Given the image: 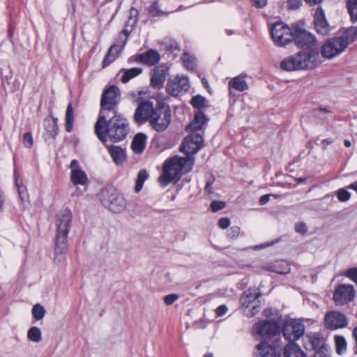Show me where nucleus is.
Here are the masks:
<instances>
[{
  "label": "nucleus",
  "instance_id": "obj_50",
  "mask_svg": "<svg viewBox=\"0 0 357 357\" xmlns=\"http://www.w3.org/2000/svg\"><path fill=\"white\" fill-rule=\"evenodd\" d=\"M346 275L357 284V268H349Z\"/></svg>",
  "mask_w": 357,
  "mask_h": 357
},
{
  "label": "nucleus",
  "instance_id": "obj_61",
  "mask_svg": "<svg viewBox=\"0 0 357 357\" xmlns=\"http://www.w3.org/2000/svg\"><path fill=\"white\" fill-rule=\"evenodd\" d=\"M307 3H309L310 5H315L318 4L320 2H321L323 0H305Z\"/></svg>",
  "mask_w": 357,
  "mask_h": 357
},
{
  "label": "nucleus",
  "instance_id": "obj_11",
  "mask_svg": "<svg viewBox=\"0 0 357 357\" xmlns=\"http://www.w3.org/2000/svg\"><path fill=\"white\" fill-rule=\"evenodd\" d=\"M347 48L346 41L342 40L340 36L328 40L321 47V56L327 59H331L341 54Z\"/></svg>",
  "mask_w": 357,
  "mask_h": 357
},
{
  "label": "nucleus",
  "instance_id": "obj_48",
  "mask_svg": "<svg viewBox=\"0 0 357 357\" xmlns=\"http://www.w3.org/2000/svg\"><path fill=\"white\" fill-rule=\"evenodd\" d=\"M178 299V296L176 294H172L165 296L164 301L167 305H171Z\"/></svg>",
  "mask_w": 357,
  "mask_h": 357
},
{
  "label": "nucleus",
  "instance_id": "obj_56",
  "mask_svg": "<svg viewBox=\"0 0 357 357\" xmlns=\"http://www.w3.org/2000/svg\"><path fill=\"white\" fill-rule=\"evenodd\" d=\"M251 1L252 2L253 5L257 8H263L267 3L266 0H251Z\"/></svg>",
  "mask_w": 357,
  "mask_h": 357
},
{
  "label": "nucleus",
  "instance_id": "obj_55",
  "mask_svg": "<svg viewBox=\"0 0 357 357\" xmlns=\"http://www.w3.org/2000/svg\"><path fill=\"white\" fill-rule=\"evenodd\" d=\"M227 310H228V309H227V306L225 305H222L219 306L216 309L215 313L218 317H222L227 313Z\"/></svg>",
  "mask_w": 357,
  "mask_h": 357
},
{
  "label": "nucleus",
  "instance_id": "obj_33",
  "mask_svg": "<svg viewBox=\"0 0 357 357\" xmlns=\"http://www.w3.org/2000/svg\"><path fill=\"white\" fill-rule=\"evenodd\" d=\"M340 36L342 40L346 41L347 47L350 43L357 40V27H350Z\"/></svg>",
  "mask_w": 357,
  "mask_h": 357
},
{
  "label": "nucleus",
  "instance_id": "obj_52",
  "mask_svg": "<svg viewBox=\"0 0 357 357\" xmlns=\"http://www.w3.org/2000/svg\"><path fill=\"white\" fill-rule=\"evenodd\" d=\"M288 6L291 9H297L302 4V0H288Z\"/></svg>",
  "mask_w": 357,
  "mask_h": 357
},
{
  "label": "nucleus",
  "instance_id": "obj_3",
  "mask_svg": "<svg viewBox=\"0 0 357 357\" xmlns=\"http://www.w3.org/2000/svg\"><path fill=\"white\" fill-rule=\"evenodd\" d=\"M73 215L70 210L65 209L56 215V234L54 248V261L59 264L66 258L64 253L67 250L68 235L72 226Z\"/></svg>",
  "mask_w": 357,
  "mask_h": 357
},
{
  "label": "nucleus",
  "instance_id": "obj_30",
  "mask_svg": "<svg viewBox=\"0 0 357 357\" xmlns=\"http://www.w3.org/2000/svg\"><path fill=\"white\" fill-rule=\"evenodd\" d=\"M70 181L71 182L77 185H85L88 182V177L86 173L82 169L71 171L70 173Z\"/></svg>",
  "mask_w": 357,
  "mask_h": 357
},
{
  "label": "nucleus",
  "instance_id": "obj_45",
  "mask_svg": "<svg viewBox=\"0 0 357 357\" xmlns=\"http://www.w3.org/2000/svg\"><path fill=\"white\" fill-rule=\"evenodd\" d=\"M22 142L26 148H31L33 145V137L30 132H26L22 137Z\"/></svg>",
  "mask_w": 357,
  "mask_h": 357
},
{
  "label": "nucleus",
  "instance_id": "obj_29",
  "mask_svg": "<svg viewBox=\"0 0 357 357\" xmlns=\"http://www.w3.org/2000/svg\"><path fill=\"white\" fill-rule=\"evenodd\" d=\"M284 357H306L305 353L295 343H289L284 351Z\"/></svg>",
  "mask_w": 357,
  "mask_h": 357
},
{
  "label": "nucleus",
  "instance_id": "obj_13",
  "mask_svg": "<svg viewBox=\"0 0 357 357\" xmlns=\"http://www.w3.org/2000/svg\"><path fill=\"white\" fill-rule=\"evenodd\" d=\"M202 146V135L193 132L184 138L180 149L186 155V157H193L192 155L196 153Z\"/></svg>",
  "mask_w": 357,
  "mask_h": 357
},
{
  "label": "nucleus",
  "instance_id": "obj_54",
  "mask_svg": "<svg viewBox=\"0 0 357 357\" xmlns=\"http://www.w3.org/2000/svg\"><path fill=\"white\" fill-rule=\"evenodd\" d=\"M271 196H273L275 198L279 197L278 195H272V194L264 195L261 196L259 199L260 204H261V205L266 204L267 202H269L270 197H271Z\"/></svg>",
  "mask_w": 357,
  "mask_h": 357
},
{
  "label": "nucleus",
  "instance_id": "obj_4",
  "mask_svg": "<svg viewBox=\"0 0 357 357\" xmlns=\"http://www.w3.org/2000/svg\"><path fill=\"white\" fill-rule=\"evenodd\" d=\"M318 59V52H298L282 60L280 68L287 71L312 69L317 64Z\"/></svg>",
  "mask_w": 357,
  "mask_h": 357
},
{
  "label": "nucleus",
  "instance_id": "obj_49",
  "mask_svg": "<svg viewBox=\"0 0 357 357\" xmlns=\"http://www.w3.org/2000/svg\"><path fill=\"white\" fill-rule=\"evenodd\" d=\"M240 234V228L238 227L234 226L229 229L228 231V236L230 238H236Z\"/></svg>",
  "mask_w": 357,
  "mask_h": 357
},
{
  "label": "nucleus",
  "instance_id": "obj_64",
  "mask_svg": "<svg viewBox=\"0 0 357 357\" xmlns=\"http://www.w3.org/2000/svg\"><path fill=\"white\" fill-rule=\"evenodd\" d=\"M296 181L298 183H303L305 181V178H298L296 179Z\"/></svg>",
  "mask_w": 357,
  "mask_h": 357
},
{
  "label": "nucleus",
  "instance_id": "obj_7",
  "mask_svg": "<svg viewBox=\"0 0 357 357\" xmlns=\"http://www.w3.org/2000/svg\"><path fill=\"white\" fill-rule=\"evenodd\" d=\"M100 200L105 207L114 213H120L126 206L124 197L116 194L113 190H102L100 194Z\"/></svg>",
  "mask_w": 357,
  "mask_h": 357
},
{
  "label": "nucleus",
  "instance_id": "obj_38",
  "mask_svg": "<svg viewBox=\"0 0 357 357\" xmlns=\"http://www.w3.org/2000/svg\"><path fill=\"white\" fill-rule=\"evenodd\" d=\"M31 314L36 321H40L45 317V310L42 305L36 304L32 307Z\"/></svg>",
  "mask_w": 357,
  "mask_h": 357
},
{
  "label": "nucleus",
  "instance_id": "obj_21",
  "mask_svg": "<svg viewBox=\"0 0 357 357\" xmlns=\"http://www.w3.org/2000/svg\"><path fill=\"white\" fill-rule=\"evenodd\" d=\"M314 24L318 33L325 36L329 33L330 26L326 21L322 9L317 8L315 11Z\"/></svg>",
  "mask_w": 357,
  "mask_h": 357
},
{
  "label": "nucleus",
  "instance_id": "obj_46",
  "mask_svg": "<svg viewBox=\"0 0 357 357\" xmlns=\"http://www.w3.org/2000/svg\"><path fill=\"white\" fill-rule=\"evenodd\" d=\"M226 204L223 201H213L211 204V208L213 212H217L219 210L224 208Z\"/></svg>",
  "mask_w": 357,
  "mask_h": 357
},
{
  "label": "nucleus",
  "instance_id": "obj_18",
  "mask_svg": "<svg viewBox=\"0 0 357 357\" xmlns=\"http://www.w3.org/2000/svg\"><path fill=\"white\" fill-rule=\"evenodd\" d=\"M355 296L353 286L342 284L339 286L333 294V300L337 305H342L351 301Z\"/></svg>",
  "mask_w": 357,
  "mask_h": 357
},
{
  "label": "nucleus",
  "instance_id": "obj_9",
  "mask_svg": "<svg viewBox=\"0 0 357 357\" xmlns=\"http://www.w3.org/2000/svg\"><path fill=\"white\" fill-rule=\"evenodd\" d=\"M271 36L277 46H284L294 40V26L291 29L283 22H276L271 28Z\"/></svg>",
  "mask_w": 357,
  "mask_h": 357
},
{
  "label": "nucleus",
  "instance_id": "obj_51",
  "mask_svg": "<svg viewBox=\"0 0 357 357\" xmlns=\"http://www.w3.org/2000/svg\"><path fill=\"white\" fill-rule=\"evenodd\" d=\"M230 220L228 218H222L218 221V226L221 229H225L230 225Z\"/></svg>",
  "mask_w": 357,
  "mask_h": 357
},
{
  "label": "nucleus",
  "instance_id": "obj_40",
  "mask_svg": "<svg viewBox=\"0 0 357 357\" xmlns=\"http://www.w3.org/2000/svg\"><path fill=\"white\" fill-rule=\"evenodd\" d=\"M347 6L351 20L353 22L357 21V0H347Z\"/></svg>",
  "mask_w": 357,
  "mask_h": 357
},
{
  "label": "nucleus",
  "instance_id": "obj_53",
  "mask_svg": "<svg viewBox=\"0 0 357 357\" xmlns=\"http://www.w3.org/2000/svg\"><path fill=\"white\" fill-rule=\"evenodd\" d=\"M295 230L298 233L305 234L307 232V227L303 222H298L295 225Z\"/></svg>",
  "mask_w": 357,
  "mask_h": 357
},
{
  "label": "nucleus",
  "instance_id": "obj_23",
  "mask_svg": "<svg viewBox=\"0 0 357 357\" xmlns=\"http://www.w3.org/2000/svg\"><path fill=\"white\" fill-rule=\"evenodd\" d=\"M108 151L116 165H121L126 160V155L123 149L119 146H108Z\"/></svg>",
  "mask_w": 357,
  "mask_h": 357
},
{
  "label": "nucleus",
  "instance_id": "obj_41",
  "mask_svg": "<svg viewBox=\"0 0 357 357\" xmlns=\"http://www.w3.org/2000/svg\"><path fill=\"white\" fill-rule=\"evenodd\" d=\"M182 61L183 66L186 69L192 70L195 68V59L189 54H183L182 56Z\"/></svg>",
  "mask_w": 357,
  "mask_h": 357
},
{
  "label": "nucleus",
  "instance_id": "obj_31",
  "mask_svg": "<svg viewBox=\"0 0 357 357\" xmlns=\"http://www.w3.org/2000/svg\"><path fill=\"white\" fill-rule=\"evenodd\" d=\"M207 119L204 113L198 112L196 113L193 121L189 124L186 129L190 130H198L206 123Z\"/></svg>",
  "mask_w": 357,
  "mask_h": 357
},
{
  "label": "nucleus",
  "instance_id": "obj_24",
  "mask_svg": "<svg viewBox=\"0 0 357 357\" xmlns=\"http://www.w3.org/2000/svg\"><path fill=\"white\" fill-rule=\"evenodd\" d=\"M143 69L139 67H134L131 68H122L119 73L120 80L122 83L126 84L132 79L142 74Z\"/></svg>",
  "mask_w": 357,
  "mask_h": 357
},
{
  "label": "nucleus",
  "instance_id": "obj_44",
  "mask_svg": "<svg viewBox=\"0 0 357 357\" xmlns=\"http://www.w3.org/2000/svg\"><path fill=\"white\" fill-rule=\"evenodd\" d=\"M339 201L344 202H347L351 198V193L345 188H341L336 192Z\"/></svg>",
  "mask_w": 357,
  "mask_h": 357
},
{
  "label": "nucleus",
  "instance_id": "obj_5",
  "mask_svg": "<svg viewBox=\"0 0 357 357\" xmlns=\"http://www.w3.org/2000/svg\"><path fill=\"white\" fill-rule=\"evenodd\" d=\"M280 332V324L275 318L259 321L253 327L252 333L256 338L269 340Z\"/></svg>",
  "mask_w": 357,
  "mask_h": 357
},
{
  "label": "nucleus",
  "instance_id": "obj_1",
  "mask_svg": "<svg viewBox=\"0 0 357 357\" xmlns=\"http://www.w3.org/2000/svg\"><path fill=\"white\" fill-rule=\"evenodd\" d=\"M107 116L104 112L99 114L94 126L97 137L102 143H105L107 138L113 142L123 140L129 132L128 121L121 114H114L109 121H107Z\"/></svg>",
  "mask_w": 357,
  "mask_h": 357
},
{
  "label": "nucleus",
  "instance_id": "obj_36",
  "mask_svg": "<svg viewBox=\"0 0 357 357\" xmlns=\"http://www.w3.org/2000/svg\"><path fill=\"white\" fill-rule=\"evenodd\" d=\"M27 338L33 342H39L42 340L41 330L36 327L32 326L27 331Z\"/></svg>",
  "mask_w": 357,
  "mask_h": 357
},
{
  "label": "nucleus",
  "instance_id": "obj_34",
  "mask_svg": "<svg viewBox=\"0 0 357 357\" xmlns=\"http://www.w3.org/2000/svg\"><path fill=\"white\" fill-rule=\"evenodd\" d=\"M271 270L279 274H287L290 272V266L286 261H278Z\"/></svg>",
  "mask_w": 357,
  "mask_h": 357
},
{
  "label": "nucleus",
  "instance_id": "obj_35",
  "mask_svg": "<svg viewBox=\"0 0 357 357\" xmlns=\"http://www.w3.org/2000/svg\"><path fill=\"white\" fill-rule=\"evenodd\" d=\"M191 105L193 107L198 109H202L209 107L207 100L201 95L194 96L191 100Z\"/></svg>",
  "mask_w": 357,
  "mask_h": 357
},
{
  "label": "nucleus",
  "instance_id": "obj_16",
  "mask_svg": "<svg viewBox=\"0 0 357 357\" xmlns=\"http://www.w3.org/2000/svg\"><path fill=\"white\" fill-rule=\"evenodd\" d=\"M189 86V80L186 76L176 75L168 81L167 91L169 94L177 96L181 92L187 91Z\"/></svg>",
  "mask_w": 357,
  "mask_h": 357
},
{
  "label": "nucleus",
  "instance_id": "obj_25",
  "mask_svg": "<svg viewBox=\"0 0 357 357\" xmlns=\"http://www.w3.org/2000/svg\"><path fill=\"white\" fill-rule=\"evenodd\" d=\"M257 351L255 357H276L275 348L267 344L265 341L256 347Z\"/></svg>",
  "mask_w": 357,
  "mask_h": 357
},
{
  "label": "nucleus",
  "instance_id": "obj_26",
  "mask_svg": "<svg viewBox=\"0 0 357 357\" xmlns=\"http://www.w3.org/2000/svg\"><path fill=\"white\" fill-rule=\"evenodd\" d=\"M146 139V136L143 133H138L135 136L131 144L134 153L139 154L144 151Z\"/></svg>",
  "mask_w": 357,
  "mask_h": 357
},
{
  "label": "nucleus",
  "instance_id": "obj_32",
  "mask_svg": "<svg viewBox=\"0 0 357 357\" xmlns=\"http://www.w3.org/2000/svg\"><path fill=\"white\" fill-rule=\"evenodd\" d=\"M65 126L66 130L68 132H72L73 129L74 125V115H73V108L71 103H69L67 106L66 111V117H65Z\"/></svg>",
  "mask_w": 357,
  "mask_h": 357
},
{
  "label": "nucleus",
  "instance_id": "obj_27",
  "mask_svg": "<svg viewBox=\"0 0 357 357\" xmlns=\"http://www.w3.org/2000/svg\"><path fill=\"white\" fill-rule=\"evenodd\" d=\"M58 119L52 116L45 118L44 121V127L47 132L52 138H55L57 135L58 130Z\"/></svg>",
  "mask_w": 357,
  "mask_h": 357
},
{
  "label": "nucleus",
  "instance_id": "obj_12",
  "mask_svg": "<svg viewBox=\"0 0 357 357\" xmlns=\"http://www.w3.org/2000/svg\"><path fill=\"white\" fill-rule=\"evenodd\" d=\"M119 89L116 86H111L105 90L100 100L102 109L100 113L104 112L106 114V111H111L116 114L115 108L119 102Z\"/></svg>",
  "mask_w": 357,
  "mask_h": 357
},
{
  "label": "nucleus",
  "instance_id": "obj_10",
  "mask_svg": "<svg viewBox=\"0 0 357 357\" xmlns=\"http://www.w3.org/2000/svg\"><path fill=\"white\" fill-rule=\"evenodd\" d=\"M294 41L301 49L309 50L310 52H318L316 48L317 40L315 37L301 26L296 25L294 26Z\"/></svg>",
  "mask_w": 357,
  "mask_h": 357
},
{
  "label": "nucleus",
  "instance_id": "obj_43",
  "mask_svg": "<svg viewBox=\"0 0 357 357\" xmlns=\"http://www.w3.org/2000/svg\"><path fill=\"white\" fill-rule=\"evenodd\" d=\"M149 13L153 16V17H158V16H160L162 15H165L166 14V13L162 11L160 8H159V5H158V1H155L151 6L150 8H149Z\"/></svg>",
  "mask_w": 357,
  "mask_h": 357
},
{
  "label": "nucleus",
  "instance_id": "obj_47",
  "mask_svg": "<svg viewBox=\"0 0 357 357\" xmlns=\"http://www.w3.org/2000/svg\"><path fill=\"white\" fill-rule=\"evenodd\" d=\"M314 357H330V354L326 347H319L315 351Z\"/></svg>",
  "mask_w": 357,
  "mask_h": 357
},
{
  "label": "nucleus",
  "instance_id": "obj_22",
  "mask_svg": "<svg viewBox=\"0 0 357 357\" xmlns=\"http://www.w3.org/2000/svg\"><path fill=\"white\" fill-rule=\"evenodd\" d=\"M124 44L125 41H123L122 43H116L109 47L107 55L105 56L102 61L103 67L110 64L119 56L120 52L123 50Z\"/></svg>",
  "mask_w": 357,
  "mask_h": 357
},
{
  "label": "nucleus",
  "instance_id": "obj_8",
  "mask_svg": "<svg viewBox=\"0 0 357 357\" xmlns=\"http://www.w3.org/2000/svg\"><path fill=\"white\" fill-rule=\"evenodd\" d=\"M172 120L171 111L167 107H158L149 120L151 128L157 132L165 130L169 126Z\"/></svg>",
  "mask_w": 357,
  "mask_h": 357
},
{
  "label": "nucleus",
  "instance_id": "obj_62",
  "mask_svg": "<svg viewBox=\"0 0 357 357\" xmlns=\"http://www.w3.org/2000/svg\"><path fill=\"white\" fill-rule=\"evenodd\" d=\"M202 84L208 89V91H210V90L208 89V87H209L208 83V81L206 79H204V78L202 79Z\"/></svg>",
  "mask_w": 357,
  "mask_h": 357
},
{
  "label": "nucleus",
  "instance_id": "obj_57",
  "mask_svg": "<svg viewBox=\"0 0 357 357\" xmlns=\"http://www.w3.org/2000/svg\"><path fill=\"white\" fill-rule=\"evenodd\" d=\"M70 168L71 171H74L75 169L79 170L80 168H79L78 161L76 160H73L70 162Z\"/></svg>",
  "mask_w": 357,
  "mask_h": 357
},
{
  "label": "nucleus",
  "instance_id": "obj_63",
  "mask_svg": "<svg viewBox=\"0 0 357 357\" xmlns=\"http://www.w3.org/2000/svg\"><path fill=\"white\" fill-rule=\"evenodd\" d=\"M344 145L347 146V147H349L351 146V142L349 141V140H344Z\"/></svg>",
  "mask_w": 357,
  "mask_h": 357
},
{
  "label": "nucleus",
  "instance_id": "obj_14",
  "mask_svg": "<svg viewBox=\"0 0 357 357\" xmlns=\"http://www.w3.org/2000/svg\"><path fill=\"white\" fill-rule=\"evenodd\" d=\"M324 325L327 329L336 330L348 326V320L345 314L339 311H329L324 316Z\"/></svg>",
  "mask_w": 357,
  "mask_h": 357
},
{
  "label": "nucleus",
  "instance_id": "obj_59",
  "mask_svg": "<svg viewBox=\"0 0 357 357\" xmlns=\"http://www.w3.org/2000/svg\"><path fill=\"white\" fill-rule=\"evenodd\" d=\"M352 335L356 342V353H357V327L354 328Z\"/></svg>",
  "mask_w": 357,
  "mask_h": 357
},
{
  "label": "nucleus",
  "instance_id": "obj_58",
  "mask_svg": "<svg viewBox=\"0 0 357 357\" xmlns=\"http://www.w3.org/2000/svg\"><path fill=\"white\" fill-rule=\"evenodd\" d=\"M213 180H212V181H208L206 186H205V191L206 192H208V194L211 193L212 192V184H213Z\"/></svg>",
  "mask_w": 357,
  "mask_h": 357
},
{
  "label": "nucleus",
  "instance_id": "obj_6",
  "mask_svg": "<svg viewBox=\"0 0 357 357\" xmlns=\"http://www.w3.org/2000/svg\"><path fill=\"white\" fill-rule=\"evenodd\" d=\"M260 296L261 294L256 289H248L243 294L240 302L246 317H252L259 312Z\"/></svg>",
  "mask_w": 357,
  "mask_h": 357
},
{
  "label": "nucleus",
  "instance_id": "obj_19",
  "mask_svg": "<svg viewBox=\"0 0 357 357\" xmlns=\"http://www.w3.org/2000/svg\"><path fill=\"white\" fill-rule=\"evenodd\" d=\"M169 75V68L165 66H155L151 73V84L155 89L162 87L167 76Z\"/></svg>",
  "mask_w": 357,
  "mask_h": 357
},
{
  "label": "nucleus",
  "instance_id": "obj_42",
  "mask_svg": "<svg viewBox=\"0 0 357 357\" xmlns=\"http://www.w3.org/2000/svg\"><path fill=\"white\" fill-rule=\"evenodd\" d=\"M312 349H317L320 346L321 339L318 334H310L306 336Z\"/></svg>",
  "mask_w": 357,
  "mask_h": 357
},
{
  "label": "nucleus",
  "instance_id": "obj_15",
  "mask_svg": "<svg viewBox=\"0 0 357 357\" xmlns=\"http://www.w3.org/2000/svg\"><path fill=\"white\" fill-rule=\"evenodd\" d=\"M304 331V325L295 320L287 321L282 330L284 338L290 343H294V341L303 336Z\"/></svg>",
  "mask_w": 357,
  "mask_h": 357
},
{
  "label": "nucleus",
  "instance_id": "obj_28",
  "mask_svg": "<svg viewBox=\"0 0 357 357\" xmlns=\"http://www.w3.org/2000/svg\"><path fill=\"white\" fill-rule=\"evenodd\" d=\"M229 87L230 89H234L236 91H244L248 89V86L245 79V76L241 75L230 80Z\"/></svg>",
  "mask_w": 357,
  "mask_h": 357
},
{
  "label": "nucleus",
  "instance_id": "obj_39",
  "mask_svg": "<svg viewBox=\"0 0 357 357\" xmlns=\"http://www.w3.org/2000/svg\"><path fill=\"white\" fill-rule=\"evenodd\" d=\"M149 174L144 169H141L137 174V178L136 181V185L135 190L136 192H139L144 185V181L148 178Z\"/></svg>",
  "mask_w": 357,
  "mask_h": 357
},
{
  "label": "nucleus",
  "instance_id": "obj_2",
  "mask_svg": "<svg viewBox=\"0 0 357 357\" xmlns=\"http://www.w3.org/2000/svg\"><path fill=\"white\" fill-rule=\"evenodd\" d=\"M194 163V157L172 158L165 162L162 174L158 179V183L162 187H166L171 183L178 182L183 174L192 170Z\"/></svg>",
  "mask_w": 357,
  "mask_h": 357
},
{
  "label": "nucleus",
  "instance_id": "obj_17",
  "mask_svg": "<svg viewBox=\"0 0 357 357\" xmlns=\"http://www.w3.org/2000/svg\"><path fill=\"white\" fill-rule=\"evenodd\" d=\"M153 104L149 100H144L138 104L136 109L134 119L139 124L145 123L151 119L152 114L155 112Z\"/></svg>",
  "mask_w": 357,
  "mask_h": 357
},
{
  "label": "nucleus",
  "instance_id": "obj_37",
  "mask_svg": "<svg viewBox=\"0 0 357 357\" xmlns=\"http://www.w3.org/2000/svg\"><path fill=\"white\" fill-rule=\"evenodd\" d=\"M336 352L338 354L344 353L347 350V343L345 338L341 335H335L334 337Z\"/></svg>",
  "mask_w": 357,
  "mask_h": 357
},
{
  "label": "nucleus",
  "instance_id": "obj_20",
  "mask_svg": "<svg viewBox=\"0 0 357 357\" xmlns=\"http://www.w3.org/2000/svg\"><path fill=\"white\" fill-rule=\"evenodd\" d=\"M160 59V55L154 50H149L142 54H137L135 61L137 63L144 64L148 66L156 65Z\"/></svg>",
  "mask_w": 357,
  "mask_h": 357
},
{
  "label": "nucleus",
  "instance_id": "obj_60",
  "mask_svg": "<svg viewBox=\"0 0 357 357\" xmlns=\"http://www.w3.org/2000/svg\"><path fill=\"white\" fill-rule=\"evenodd\" d=\"M348 188L349 189H352V190H355L357 192V181L351 183L348 186Z\"/></svg>",
  "mask_w": 357,
  "mask_h": 357
}]
</instances>
